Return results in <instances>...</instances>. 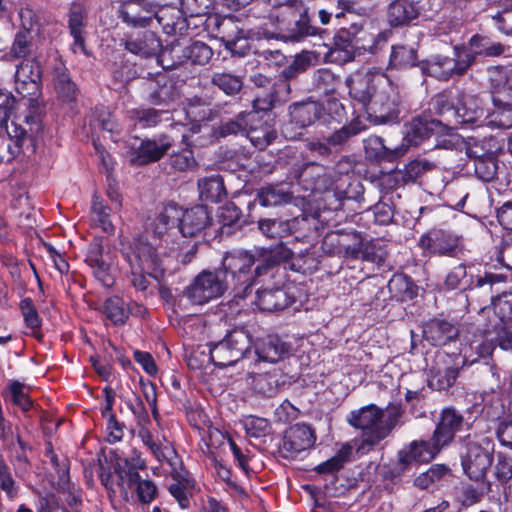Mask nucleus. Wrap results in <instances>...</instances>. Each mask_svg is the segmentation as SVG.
<instances>
[{"mask_svg": "<svg viewBox=\"0 0 512 512\" xmlns=\"http://www.w3.org/2000/svg\"><path fill=\"white\" fill-rule=\"evenodd\" d=\"M170 166L172 169L179 172L195 169L197 162L195 160L193 151L186 148L180 152L173 153L170 156Z\"/></svg>", "mask_w": 512, "mask_h": 512, "instance_id": "69168bd1", "label": "nucleus"}, {"mask_svg": "<svg viewBox=\"0 0 512 512\" xmlns=\"http://www.w3.org/2000/svg\"><path fill=\"white\" fill-rule=\"evenodd\" d=\"M323 107L321 104L308 101L290 106L291 121L300 128L307 127L320 119Z\"/></svg>", "mask_w": 512, "mask_h": 512, "instance_id": "473e14b6", "label": "nucleus"}, {"mask_svg": "<svg viewBox=\"0 0 512 512\" xmlns=\"http://www.w3.org/2000/svg\"><path fill=\"white\" fill-rule=\"evenodd\" d=\"M25 123L29 126L28 129L15 121L9 123L3 119L0 120V141L6 145L11 155L10 158H14L20 152L23 141L27 137H34L40 131V128L36 130V125L32 121L29 123L25 121Z\"/></svg>", "mask_w": 512, "mask_h": 512, "instance_id": "2eb2a0df", "label": "nucleus"}, {"mask_svg": "<svg viewBox=\"0 0 512 512\" xmlns=\"http://www.w3.org/2000/svg\"><path fill=\"white\" fill-rule=\"evenodd\" d=\"M503 281H505V276L493 273H486L483 277H478L474 280L472 275H468L467 266L460 264L447 274L445 286L450 290L457 288L468 289L475 294L478 291H483L490 297L493 284Z\"/></svg>", "mask_w": 512, "mask_h": 512, "instance_id": "9b49d317", "label": "nucleus"}, {"mask_svg": "<svg viewBox=\"0 0 512 512\" xmlns=\"http://www.w3.org/2000/svg\"><path fill=\"white\" fill-rule=\"evenodd\" d=\"M496 343L501 349L512 351V332L505 324L496 326L487 334L474 335L472 340L462 344L463 362L474 364L481 358H488L492 355Z\"/></svg>", "mask_w": 512, "mask_h": 512, "instance_id": "39448f33", "label": "nucleus"}, {"mask_svg": "<svg viewBox=\"0 0 512 512\" xmlns=\"http://www.w3.org/2000/svg\"><path fill=\"white\" fill-rule=\"evenodd\" d=\"M93 221L107 234H113L115 227L110 219V208L97 195L92 199Z\"/></svg>", "mask_w": 512, "mask_h": 512, "instance_id": "a18cd8bd", "label": "nucleus"}, {"mask_svg": "<svg viewBox=\"0 0 512 512\" xmlns=\"http://www.w3.org/2000/svg\"><path fill=\"white\" fill-rule=\"evenodd\" d=\"M209 361L215 366L226 367L235 364L238 359L230 350L229 343L226 338L208 345Z\"/></svg>", "mask_w": 512, "mask_h": 512, "instance_id": "ea45409f", "label": "nucleus"}, {"mask_svg": "<svg viewBox=\"0 0 512 512\" xmlns=\"http://www.w3.org/2000/svg\"><path fill=\"white\" fill-rule=\"evenodd\" d=\"M245 134L252 144L259 149L267 147L275 138V133L268 126L258 129L252 126V123L247 125Z\"/></svg>", "mask_w": 512, "mask_h": 512, "instance_id": "e2e57ef3", "label": "nucleus"}, {"mask_svg": "<svg viewBox=\"0 0 512 512\" xmlns=\"http://www.w3.org/2000/svg\"><path fill=\"white\" fill-rule=\"evenodd\" d=\"M257 200L262 206L271 207L290 203L292 195L284 186L268 185L258 191Z\"/></svg>", "mask_w": 512, "mask_h": 512, "instance_id": "4c0bfd02", "label": "nucleus"}, {"mask_svg": "<svg viewBox=\"0 0 512 512\" xmlns=\"http://www.w3.org/2000/svg\"><path fill=\"white\" fill-rule=\"evenodd\" d=\"M497 149L498 147L495 139L492 137H485L481 141L475 140L473 143L469 142L466 153L470 158L477 160L488 156H494Z\"/></svg>", "mask_w": 512, "mask_h": 512, "instance_id": "bf43d9fd", "label": "nucleus"}, {"mask_svg": "<svg viewBox=\"0 0 512 512\" xmlns=\"http://www.w3.org/2000/svg\"><path fill=\"white\" fill-rule=\"evenodd\" d=\"M419 244L431 254L455 257L461 249V237L450 231L434 229L423 235Z\"/></svg>", "mask_w": 512, "mask_h": 512, "instance_id": "4468645a", "label": "nucleus"}, {"mask_svg": "<svg viewBox=\"0 0 512 512\" xmlns=\"http://www.w3.org/2000/svg\"><path fill=\"white\" fill-rule=\"evenodd\" d=\"M122 492L127 494L128 490L134 489L137 498L142 504L151 503L157 495V487L150 479H143L139 473L124 474L121 482L116 483Z\"/></svg>", "mask_w": 512, "mask_h": 512, "instance_id": "b1692460", "label": "nucleus"}, {"mask_svg": "<svg viewBox=\"0 0 512 512\" xmlns=\"http://www.w3.org/2000/svg\"><path fill=\"white\" fill-rule=\"evenodd\" d=\"M495 111L487 115L486 126L491 128L509 129L512 127V108L495 107Z\"/></svg>", "mask_w": 512, "mask_h": 512, "instance_id": "338daca9", "label": "nucleus"}, {"mask_svg": "<svg viewBox=\"0 0 512 512\" xmlns=\"http://www.w3.org/2000/svg\"><path fill=\"white\" fill-rule=\"evenodd\" d=\"M211 83L228 96L238 94L243 85L241 77L228 72L213 73Z\"/></svg>", "mask_w": 512, "mask_h": 512, "instance_id": "49530a36", "label": "nucleus"}, {"mask_svg": "<svg viewBox=\"0 0 512 512\" xmlns=\"http://www.w3.org/2000/svg\"><path fill=\"white\" fill-rule=\"evenodd\" d=\"M463 426L464 419L460 413L452 408L443 409L440 421L433 434L435 441L443 447L447 446L451 443L455 434L462 430Z\"/></svg>", "mask_w": 512, "mask_h": 512, "instance_id": "412c9836", "label": "nucleus"}, {"mask_svg": "<svg viewBox=\"0 0 512 512\" xmlns=\"http://www.w3.org/2000/svg\"><path fill=\"white\" fill-rule=\"evenodd\" d=\"M476 176L484 182L492 181L498 170V163L494 156H488L474 160Z\"/></svg>", "mask_w": 512, "mask_h": 512, "instance_id": "680f3d73", "label": "nucleus"}, {"mask_svg": "<svg viewBox=\"0 0 512 512\" xmlns=\"http://www.w3.org/2000/svg\"><path fill=\"white\" fill-rule=\"evenodd\" d=\"M125 48L141 57H150L157 54L161 43L155 33L144 31L128 36L125 40Z\"/></svg>", "mask_w": 512, "mask_h": 512, "instance_id": "bb28decb", "label": "nucleus"}, {"mask_svg": "<svg viewBox=\"0 0 512 512\" xmlns=\"http://www.w3.org/2000/svg\"><path fill=\"white\" fill-rule=\"evenodd\" d=\"M443 446L435 441L432 436L429 442L427 441H413L408 447L399 451V461L404 465H409L412 462H429L440 452Z\"/></svg>", "mask_w": 512, "mask_h": 512, "instance_id": "6ab92c4d", "label": "nucleus"}, {"mask_svg": "<svg viewBox=\"0 0 512 512\" xmlns=\"http://www.w3.org/2000/svg\"><path fill=\"white\" fill-rule=\"evenodd\" d=\"M32 52V35L27 32L18 31L14 37L13 43L8 53L5 54V59H20L27 57Z\"/></svg>", "mask_w": 512, "mask_h": 512, "instance_id": "5fc2aeb1", "label": "nucleus"}, {"mask_svg": "<svg viewBox=\"0 0 512 512\" xmlns=\"http://www.w3.org/2000/svg\"><path fill=\"white\" fill-rule=\"evenodd\" d=\"M416 60V49L405 45H396L392 47L389 66L395 69H407L415 66Z\"/></svg>", "mask_w": 512, "mask_h": 512, "instance_id": "79ce46f5", "label": "nucleus"}, {"mask_svg": "<svg viewBox=\"0 0 512 512\" xmlns=\"http://www.w3.org/2000/svg\"><path fill=\"white\" fill-rule=\"evenodd\" d=\"M492 305L495 314L498 316L502 324L512 321V293L505 292L493 299Z\"/></svg>", "mask_w": 512, "mask_h": 512, "instance_id": "0e129e2a", "label": "nucleus"}, {"mask_svg": "<svg viewBox=\"0 0 512 512\" xmlns=\"http://www.w3.org/2000/svg\"><path fill=\"white\" fill-rule=\"evenodd\" d=\"M441 126L442 123L439 120L414 118L405 127V136L401 145H404L406 150L409 146H417Z\"/></svg>", "mask_w": 512, "mask_h": 512, "instance_id": "393cba45", "label": "nucleus"}, {"mask_svg": "<svg viewBox=\"0 0 512 512\" xmlns=\"http://www.w3.org/2000/svg\"><path fill=\"white\" fill-rule=\"evenodd\" d=\"M496 479L502 484L512 479V456L503 452L497 453V463L494 467Z\"/></svg>", "mask_w": 512, "mask_h": 512, "instance_id": "774afa93", "label": "nucleus"}, {"mask_svg": "<svg viewBox=\"0 0 512 512\" xmlns=\"http://www.w3.org/2000/svg\"><path fill=\"white\" fill-rule=\"evenodd\" d=\"M288 353L286 343L278 337L268 336L256 344L255 354L259 361L276 363Z\"/></svg>", "mask_w": 512, "mask_h": 512, "instance_id": "2f4dec72", "label": "nucleus"}, {"mask_svg": "<svg viewBox=\"0 0 512 512\" xmlns=\"http://www.w3.org/2000/svg\"><path fill=\"white\" fill-rule=\"evenodd\" d=\"M199 197L205 202H218L225 196V187L219 175H212L198 180Z\"/></svg>", "mask_w": 512, "mask_h": 512, "instance_id": "c9c22d12", "label": "nucleus"}, {"mask_svg": "<svg viewBox=\"0 0 512 512\" xmlns=\"http://www.w3.org/2000/svg\"><path fill=\"white\" fill-rule=\"evenodd\" d=\"M294 298L290 297L284 289L257 290L256 305L262 311L273 312L283 310L294 303Z\"/></svg>", "mask_w": 512, "mask_h": 512, "instance_id": "cd10ccee", "label": "nucleus"}, {"mask_svg": "<svg viewBox=\"0 0 512 512\" xmlns=\"http://www.w3.org/2000/svg\"><path fill=\"white\" fill-rule=\"evenodd\" d=\"M161 244L140 234L134 237L123 249V256L130 268L144 269L153 278L164 271Z\"/></svg>", "mask_w": 512, "mask_h": 512, "instance_id": "20e7f679", "label": "nucleus"}, {"mask_svg": "<svg viewBox=\"0 0 512 512\" xmlns=\"http://www.w3.org/2000/svg\"><path fill=\"white\" fill-rule=\"evenodd\" d=\"M229 343L232 354L236 356L238 361L244 357L251 346V338L249 333L244 329H235L225 336Z\"/></svg>", "mask_w": 512, "mask_h": 512, "instance_id": "8fccbe9b", "label": "nucleus"}, {"mask_svg": "<svg viewBox=\"0 0 512 512\" xmlns=\"http://www.w3.org/2000/svg\"><path fill=\"white\" fill-rule=\"evenodd\" d=\"M469 46L472 53L476 56H498L504 50L500 43L494 42L491 39L480 35L473 36L469 41Z\"/></svg>", "mask_w": 512, "mask_h": 512, "instance_id": "864d4df0", "label": "nucleus"}, {"mask_svg": "<svg viewBox=\"0 0 512 512\" xmlns=\"http://www.w3.org/2000/svg\"><path fill=\"white\" fill-rule=\"evenodd\" d=\"M424 338L434 346H444L455 340L459 334L458 328L442 319H432L423 329Z\"/></svg>", "mask_w": 512, "mask_h": 512, "instance_id": "a878e982", "label": "nucleus"}, {"mask_svg": "<svg viewBox=\"0 0 512 512\" xmlns=\"http://www.w3.org/2000/svg\"><path fill=\"white\" fill-rule=\"evenodd\" d=\"M183 53L187 59L198 65L208 63L213 56L212 49L202 41H194L184 49Z\"/></svg>", "mask_w": 512, "mask_h": 512, "instance_id": "13d9d810", "label": "nucleus"}, {"mask_svg": "<svg viewBox=\"0 0 512 512\" xmlns=\"http://www.w3.org/2000/svg\"><path fill=\"white\" fill-rule=\"evenodd\" d=\"M431 0H393L387 7V22L391 27L409 25L419 17L430 18Z\"/></svg>", "mask_w": 512, "mask_h": 512, "instance_id": "f8f14e48", "label": "nucleus"}, {"mask_svg": "<svg viewBox=\"0 0 512 512\" xmlns=\"http://www.w3.org/2000/svg\"><path fill=\"white\" fill-rule=\"evenodd\" d=\"M257 118L256 113H242L237 116L235 120H230L223 123L218 128V134L221 137H226L232 134L245 133L247 131V125L255 122Z\"/></svg>", "mask_w": 512, "mask_h": 512, "instance_id": "6e6d98bb", "label": "nucleus"}, {"mask_svg": "<svg viewBox=\"0 0 512 512\" xmlns=\"http://www.w3.org/2000/svg\"><path fill=\"white\" fill-rule=\"evenodd\" d=\"M298 221L294 219H262L259 221L260 231L269 238L287 237L296 230Z\"/></svg>", "mask_w": 512, "mask_h": 512, "instance_id": "f704fd0d", "label": "nucleus"}, {"mask_svg": "<svg viewBox=\"0 0 512 512\" xmlns=\"http://www.w3.org/2000/svg\"><path fill=\"white\" fill-rule=\"evenodd\" d=\"M186 123L184 126L191 125L190 130L193 133L199 132L201 122L208 120L211 117L212 110L205 101L201 98L190 99L187 106L184 108Z\"/></svg>", "mask_w": 512, "mask_h": 512, "instance_id": "72a5a7b5", "label": "nucleus"}, {"mask_svg": "<svg viewBox=\"0 0 512 512\" xmlns=\"http://www.w3.org/2000/svg\"><path fill=\"white\" fill-rule=\"evenodd\" d=\"M181 209L175 204H169L155 217H149L145 223V230L142 233L159 244L173 242L178 234V221Z\"/></svg>", "mask_w": 512, "mask_h": 512, "instance_id": "1a4fd4ad", "label": "nucleus"}, {"mask_svg": "<svg viewBox=\"0 0 512 512\" xmlns=\"http://www.w3.org/2000/svg\"><path fill=\"white\" fill-rule=\"evenodd\" d=\"M228 285L221 270H204L185 289V295L192 303L203 305L222 296Z\"/></svg>", "mask_w": 512, "mask_h": 512, "instance_id": "423d86ee", "label": "nucleus"}, {"mask_svg": "<svg viewBox=\"0 0 512 512\" xmlns=\"http://www.w3.org/2000/svg\"><path fill=\"white\" fill-rule=\"evenodd\" d=\"M15 85L17 93L23 97L24 105L29 109L25 121L27 123L32 121L36 125V130H38L41 128L40 115L43 109L39 64L31 59L22 61L15 72Z\"/></svg>", "mask_w": 512, "mask_h": 512, "instance_id": "7ed1b4c3", "label": "nucleus"}, {"mask_svg": "<svg viewBox=\"0 0 512 512\" xmlns=\"http://www.w3.org/2000/svg\"><path fill=\"white\" fill-rule=\"evenodd\" d=\"M229 343L232 354L236 356L238 361L244 357L251 346V338L249 333L244 329H235L225 336Z\"/></svg>", "mask_w": 512, "mask_h": 512, "instance_id": "3c124183", "label": "nucleus"}, {"mask_svg": "<svg viewBox=\"0 0 512 512\" xmlns=\"http://www.w3.org/2000/svg\"><path fill=\"white\" fill-rule=\"evenodd\" d=\"M156 13V5L145 0H127L119 9L121 20L131 27H146Z\"/></svg>", "mask_w": 512, "mask_h": 512, "instance_id": "f3484780", "label": "nucleus"}, {"mask_svg": "<svg viewBox=\"0 0 512 512\" xmlns=\"http://www.w3.org/2000/svg\"><path fill=\"white\" fill-rule=\"evenodd\" d=\"M347 419L350 425L363 430L359 449L375 446L387 437V429L381 426V409L373 404L350 412Z\"/></svg>", "mask_w": 512, "mask_h": 512, "instance_id": "6e6552de", "label": "nucleus"}, {"mask_svg": "<svg viewBox=\"0 0 512 512\" xmlns=\"http://www.w3.org/2000/svg\"><path fill=\"white\" fill-rule=\"evenodd\" d=\"M54 87L57 97L62 103L70 106L75 103L78 96V89L66 71L63 70L56 74Z\"/></svg>", "mask_w": 512, "mask_h": 512, "instance_id": "58836bf2", "label": "nucleus"}, {"mask_svg": "<svg viewBox=\"0 0 512 512\" xmlns=\"http://www.w3.org/2000/svg\"><path fill=\"white\" fill-rule=\"evenodd\" d=\"M366 154L375 160L393 161L406 153L404 145L395 148H389L384 144V140L379 136H370L365 142Z\"/></svg>", "mask_w": 512, "mask_h": 512, "instance_id": "7c9ffc66", "label": "nucleus"}, {"mask_svg": "<svg viewBox=\"0 0 512 512\" xmlns=\"http://www.w3.org/2000/svg\"><path fill=\"white\" fill-rule=\"evenodd\" d=\"M250 384L256 393L265 397H272L278 392V380L275 375L270 373L252 376Z\"/></svg>", "mask_w": 512, "mask_h": 512, "instance_id": "4d7b16f0", "label": "nucleus"}, {"mask_svg": "<svg viewBox=\"0 0 512 512\" xmlns=\"http://www.w3.org/2000/svg\"><path fill=\"white\" fill-rule=\"evenodd\" d=\"M210 221V212L206 206L198 205L184 212L181 211L177 223L178 233L183 237L197 236L210 224Z\"/></svg>", "mask_w": 512, "mask_h": 512, "instance_id": "a211bd4d", "label": "nucleus"}, {"mask_svg": "<svg viewBox=\"0 0 512 512\" xmlns=\"http://www.w3.org/2000/svg\"><path fill=\"white\" fill-rule=\"evenodd\" d=\"M57 491L66 497L67 505L71 508L69 511L67 508H63L64 512H78L77 506L81 504V497L78 491L70 487L68 469L63 466L59 472L58 489Z\"/></svg>", "mask_w": 512, "mask_h": 512, "instance_id": "de8ad7c7", "label": "nucleus"}, {"mask_svg": "<svg viewBox=\"0 0 512 512\" xmlns=\"http://www.w3.org/2000/svg\"><path fill=\"white\" fill-rule=\"evenodd\" d=\"M450 468L444 464H434L414 480V485L420 489L435 487L444 477L449 475Z\"/></svg>", "mask_w": 512, "mask_h": 512, "instance_id": "37998d69", "label": "nucleus"}, {"mask_svg": "<svg viewBox=\"0 0 512 512\" xmlns=\"http://www.w3.org/2000/svg\"><path fill=\"white\" fill-rule=\"evenodd\" d=\"M434 110L448 124L467 128L486 126L487 115L481 99L466 91H444L434 98Z\"/></svg>", "mask_w": 512, "mask_h": 512, "instance_id": "f03ea898", "label": "nucleus"}, {"mask_svg": "<svg viewBox=\"0 0 512 512\" xmlns=\"http://www.w3.org/2000/svg\"><path fill=\"white\" fill-rule=\"evenodd\" d=\"M103 312L114 325H123L128 319L127 303L116 296L105 301Z\"/></svg>", "mask_w": 512, "mask_h": 512, "instance_id": "09e8293b", "label": "nucleus"}, {"mask_svg": "<svg viewBox=\"0 0 512 512\" xmlns=\"http://www.w3.org/2000/svg\"><path fill=\"white\" fill-rule=\"evenodd\" d=\"M173 483L169 485V492L177 501L182 509L190 506V499L196 487V483L192 475L182 467L177 469L173 467L171 471Z\"/></svg>", "mask_w": 512, "mask_h": 512, "instance_id": "aec40b11", "label": "nucleus"}, {"mask_svg": "<svg viewBox=\"0 0 512 512\" xmlns=\"http://www.w3.org/2000/svg\"><path fill=\"white\" fill-rule=\"evenodd\" d=\"M383 84H386V75L378 71L356 73L347 79L351 99L364 109Z\"/></svg>", "mask_w": 512, "mask_h": 512, "instance_id": "ddd939ff", "label": "nucleus"}, {"mask_svg": "<svg viewBox=\"0 0 512 512\" xmlns=\"http://www.w3.org/2000/svg\"><path fill=\"white\" fill-rule=\"evenodd\" d=\"M419 66L424 75L434 77L438 80L446 81L453 74H456L455 61L446 56H432L430 59L420 62Z\"/></svg>", "mask_w": 512, "mask_h": 512, "instance_id": "c756f323", "label": "nucleus"}, {"mask_svg": "<svg viewBox=\"0 0 512 512\" xmlns=\"http://www.w3.org/2000/svg\"><path fill=\"white\" fill-rule=\"evenodd\" d=\"M313 430L306 424H296L286 431L283 449L291 454H298L311 448L315 443Z\"/></svg>", "mask_w": 512, "mask_h": 512, "instance_id": "4be33fe9", "label": "nucleus"}, {"mask_svg": "<svg viewBox=\"0 0 512 512\" xmlns=\"http://www.w3.org/2000/svg\"><path fill=\"white\" fill-rule=\"evenodd\" d=\"M173 140L168 135H160L153 139L142 140L135 148L131 162L145 165L161 159L172 147Z\"/></svg>", "mask_w": 512, "mask_h": 512, "instance_id": "dca6fc26", "label": "nucleus"}, {"mask_svg": "<svg viewBox=\"0 0 512 512\" xmlns=\"http://www.w3.org/2000/svg\"><path fill=\"white\" fill-rule=\"evenodd\" d=\"M85 261L103 286L113 285L114 278L111 274L109 257L103 254V247L99 242L90 244Z\"/></svg>", "mask_w": 512, "mask_h": 512, "instance_id": "5701e85b", "label": "nucleus"}, {"mask_svg": "<svg viewBox=\"0 0 512 512\" xmlns=\"http://www.w3.org/2000/svg\"><path fill=\"white\" fill-rule=\"evenodd\" d=\"M464 355L460 350V356L456 358L453 365H447L443 370H438L431 378L430 385L438 390H443L451 387L459 373V365H471L470 363L463 362Z\"/></svg>", "mask_w": 512, "mask_h": 512, "instance_id": "e433bc0d", "label": "nucleus"}, {"mask_svg": "<svg viewBox=\"0 0 512 512\" xmlns=\"http://www.w3.org/2000/svg\"><path fill=\"white\" fill-rule=\"evenodd\" d=\"M398 94L386 77L377 93L365 107L366 118L375 125L396 122L398 119Z\"/></svg>", "mask_w": 512, "mask_h": 512, "instance_id": "0eeeda50", "label": "nucleus"}, {"mask_svg": "<svg viewBox=\"0 0 512 512\" xmlns=\"http://www.w3.org/2000/svg\"><path fill=\"white\" fill-rule=\"evenodd\" d=\"M69 29L70 34L74 39V43L72 45V51L74 53L84 52L85 53V43H84V27L87 23V11L80 4H74L71 6L69 11Z\"/></svg>", "mask_w": 512, "mask_h": 512, "instance_id": "c85d7f7f", "label": "nucleus"}, {"mask_svg": "<svg viewBox=\"0 0 512 512\" xmlns=\"http://www.w3.org/2000/svg\"><path fill=\"white\" fill-rule=\"evenodd\" d=\"M129 118L134 122L135 125H139L142 128L154 127L160 123L164 115L168 112L164 110H156L153 108H138L130 110Z\"/></svg>", "mask_w": 512, "mask_h": 512, "instance_id": "c03bdc74", "label": "nucleus"}, {"mask_svg": "<svg viewBox=\"0 0 512 512\" xmlns=\"http://www.w3.org/2000/svg\"><path fill=\"white\" fill-rule=\"evenodd\" d=\"M276 263V257L270 250L256 249L255 254L237 250L225 254L221 271L225 279L230 275L236 295L244 298L256 278L267 274Z\"/></svg>", "mask_w": 512, "mask_h": 512, "instance_id": "f257e3e1", "label": "nucleus"}, {"mask_svg": "<svg viewBox=\"0 0 512 512\" xmlns=\"http://www.w3.org/2000/svg\"><path fill=\"white\" fill-rule=\"evenodd\" d=\"M146 462L142 458L141 453L137 450H132L131 454L125 458L117 459L113 466L114 473L117 475V482H121L124 474L138 473V470L144 469Z\"/></svg>", "mask_w": 512, "mask_h": 512, "instance_id": "a19ab883", "label": "nucleus"}, {"mask_svg": "<svg viewBox=\"0 0 512 512\" xmlns=\"http://www.w3.org/2000/svg\"><path fill=\"white\" fill-rule=\"evenodd\" d=\"M20 310L26 326L33 331L34 336L40 337L38 330L41 327L42 321L33 301L30 298L23 299L20 302Z\"/></svg>", "mask_w": 512, "mask_h": 512, "instance_id": "052dcab7", "label": "nucleus"}, {"mask_svg": "<svg viewBox=\"0 0 512 512\" xmlns=\"http://www.w3.org/2000/svg\"><path fill=\"white\" fill-rule=\"evenodd\" d=\"M143 444L149 449L152 455L159 461L170 460V456L174 454V450L168 445H161L154 440L152 433L146 427H141L138 433Z\"/></svg>", "mask_w": 512, "mask_h": 512, "instance_id": "603ef678", "label": "nucleus"}, {"mask_svg": "<svg viewBox=\"0 0 512 512\" xmlns=\"http://www.w3.org/2000/svg\"><path fill=\"white\" fill-rule=\"evenodd\" d=\"M484 444L470 441L466 444L465 452L461 453L463 471L471 480L483 479L492 464L493 445L489 440H484Z\"/></svg>", "mask_w": 512, "mask_h": 512, "instance_id": "9d476101", "label": "nucleus"}]
</instances>
